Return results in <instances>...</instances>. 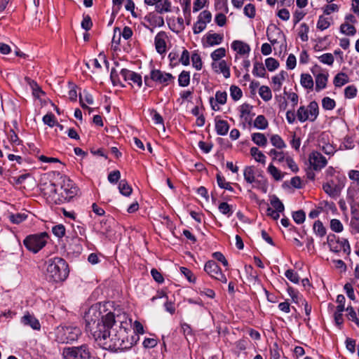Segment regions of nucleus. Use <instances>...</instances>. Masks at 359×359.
Masks as SVG:
<instances>
[{
    "mask_svg": "<svg viewBox=\"0 0 359 359\" xmlns=\"http://www.w3.org/2000/svg\"><path fill=\"white\" fill-rule=\"evenodd\" d=\"M322 106L325 110H332L335 107L336 102L333 99L325 97L322 100Z\"/></svg>",
    "mask_w": 359,
    "mask_h": 359,
    "instance_id": "54",
    "label": "nucleus"
},
{
    "mask_svg": "<svg viewBox=\"0 0 359 359\" xmlns=\"http://www.w3.org/2000/svg\"><path fill=\"white\" fill-rule=\"evenodd\" d=\"M292 218L297 224H300L305 221L306 214L302 210H297L292 213Z\"/></svg>",
    "mask_w": 359,
    "mask_h": 359,
    "instance_id": "55",
    "label": "nucleus"
},
{
    "mask_svg": "<svg viewBox=\"0 0 359 359\" xmlns=\"http://www.w3.org/2000/svg\"><path fill=\"white\" fill-rule=\"evenodd\" d=\"M212 67L216 72L222 73L226 79L230 76V69L225 60H221L218 63L213 62Z\"/></svg>",
    "mask_w": 359,
    "mask_h": 359,
    "instance_id": "19",
    "label": "nucleus"
},
{
    "mask_svg": "<svg viewBox=\"0 0 359 359\" xmlns=\"http://www.w3.org/2000/svg\"><path fill=\"white\" fill-rule=\"evenodd\" d=\"M358 90L355 86L351 85L347 86L344 90V95L346 98L351 99L356 96Z\"/></svg>",
    "mask_w": 359,
    "mask_h": 359,
    "instance_id": "60",
    "label": "nucleus"
},
{
    "mask_svg": "<svg viewBox=\"0 0 359 359\" xmlns=\"http://www.w3.org/2000/svg\"><path fill=\"white\" fill-rule=\"evenodd\" d=\"M231 48L240 55L248 54L250 51V47L248 44L238 40L232 42Z\"/></svg>",
    "mask_w": 359,
    "mask_h": 359,
    "instance_id": "16",
    "label": "nucleus"
},
{
    "mask_svg": "<svg viewBox=\"0 0 359 359\" xmlns=\"http://www.w3.org/2000/svg\"><path fill=\"white\" fill-rule=\"evenodd\" d=\"M259 96L265 101H269L272 98V93L271 89L266 86H262L259 90Z\"/></svg>",
    "mask_w": 359,
    "mask_h": 359,
    "instance_id": "34",
    "label": "nucleus"
},
{
    "mask_svg": "<svg viewBox=\"0 0 359 359\" xmlns=\"http://www.w3.org/2000/svg\"><path fill=\"white\" fill-rule=\"evenodd\" d=\"M69 275L68 265L65 259L54 257L46 262V278L51 282L65 280Z\"/></svg>",
    "mask_w": 359,
    "mask_h": 359,
    "instance_id": "2",
    "label": "nucleus"
},
{
    "mask_svg": "<svg viewBox=\"0 0 359 359\" xmlns=\"http://www.w3.org/2000/svg\"><path fill=\"white\" fill-rule=\"evenodd\" d=\"M215 6L217 10L226 13L229 11L227 0H215Z\"/></svg>",
    "mask_w": 359,
    "mask_h": 359,
    "instance_id": "62",
    "label": "nucleus"
},
{
    "mask_svg": "<svg viewBox=\"0 0 359 359\" xmlns=\"http://www.w3.org/2000/svg\"><path fill=\"white\" fill-rule=\"evenodd\" d=\"M223 39L222 34L208 33L205 35V41L203 43V46L208 47L219 45L223 41Z\"/></svg>",
    "mask_w": 359,
    "mask_h": 359,
    "instance_id": "14",
    "label": "nucleus"
},
{
    "mask_svg": "<svg viewBox=\"0 0 359 359\" xmlns=\"http://www.w3.org/2000/svg\"><path fill=\"white\" fill-rule=\"evenodd\" d=\"M108 304L109 302H99L91 306L93 315L101 318L93 333L95 341L104 349H128L134 344L133 337L128 336L132 320L124 312L109 311Z\"/></svg>",
    "mask_w": 359,
    "mask_h": 359,
    "instance_id": "1",
    "label": "nucleus"
},
{
    "mask_svg": "<svg viewBox=\"0 0 359 359\" xmlns=\"http://www.w3.org/2000/svg\"><path fill=\"white\" fill-rule=\"evenodd\" d=\"M309 28V26L306 23H302L300 25L298 35L300 37L301 40L304 42L307 41L309 39L308 32Z\"/></svg>",
    "mask_w": 359,
    "mask_h": 359,
    "instance_id": "50",
    "label": "nucleus"
},
{
    "mask_svg": "<svg viewBox=\"0 0 359 359\" xmlns=\"http://www.w3.org/2000/svg\"><path fill=\"white\" fill-rule=\"evenodd\" d=\"M230 95L233 100L238 101L242 97L243 93L239 87L233 85L230 87Z\"/></svg>",
    "mask_w": 359,
    "mask_h": 359,
    "instance_id": "47",
    "label": "nucleus"
},
{
    "mask_svg": "<svg viewBox=\"0 0 359 359\" xmlns=\"http://www.w3.org/2000/svg\"><path fill=\"white\" fill-rule=\"evenodd\" d=\"M175 77L170 73H167L160 69H152L149 76H144V83L150 86V81H153L163 86H167L170 83L173 82Z\"/></svg>",
    "mask_w": 359,
    "mask_h": 359,
    "instance_id": "6",
    "label": "nucleus"
},
{
    "mask_svg": "<svg viewBox=\"0 0 359 359\" xmlns=\"http://www.w3.org/2000/svg\"><path fill=\"white\" fill-rule=\"evenodd\" d=\"M297 116L300 122H305L307 120L310 121V116L309 114L308 109H306L304 106H301L298 109L297 111Z\"/></svg>",
    "mask_w": 359,
    "mask_h": 359,
    "instance_id": "40",
    "label": "nucleus"
},
{
    "mask_svg": "<svg viewBox=\"0 0 359 359\" xmlns=\"http://www.w3.org/2000/svg\"><path fill=\"white\" fill-rule=\"evenodd\" d=\"M302 86L306 89L311 90L313 88V80L309 74H302L300 78Z\"/></svg>",
    "mask_w": 359,
    "mask_h": 359,
    "instance_id": "22",
    "label": "nucleus"
},
{
    "mask_svg": "<svg viewBox=\"0 0 359 359\" xmlns=\"http://www.w3.org/2000/svg\"><path fill=\"white\" fill-rule=\"evenodd\" d=\"M269 173L274 178L276 181H280L283 177V174L273 164H270L268 167Z\"/></svg>",
    "mask_w": 359,
    "mask_h": 359,
    "instance_id": "38",
    "label": "nucleus"
},
{
    "mask_svg": "<svg viewBox=\"0 0 359 359\" xmlns=\"http://www.w3.org/2000/svg\"><path fill=\"white\" fill-rule=\"evenodd\" d=\"M55 176V184L60 187V197L62 202L69 201L78 193V188L72 180L67 176L62 175L59 172H54Z\"/></svg>",
    "mask_w": 359,
    "mask_h": 359,
    "instance_id": "3",
    "label": "nucleus"
},
{
    "mask_svg": "<svg viewBox=\"0 0 359 359\" xmlns=\"http://www.w3.org/2000/svg\"><path fill=\"white\" fill-rule=\"evenodd\" d=\"M269 155L272 156L273 161H278V162H283L285 158L283 151H278L275 149H271L269 152Z\"/></svg>",
    "mask_w": 359,
    "mask_h": 359,
    "instance_id": "52",
    "label": "nucleus"
},
{
    "mask_svg": "<svg viewBox=\"0 0 359 359\" xmlns=\"http://www.w3.org/2000/svg\"><path fill=\"white\" fill-rule=\"evenodd\" d=\"M171 4L168 0H157L156 4V11L158 13H167L170 11Z\"/></svg>",
    "mask_w": 359,
    "mask_h": 359,
    "instance_id": "21",
    "label": "nucleus"
},
{
    "mask_svg": "<svg viewBox=\"0 0 359 359\" xmlns=\"http://www.w3.org/2000/svg\"><path fill=\"white\" fill-rule=\"evenodd\" d=\"M252 140L255 144L259 147H265L267 144V139L264 134L255 133L252 134Z\"/></svg>",
    "mask_w": 359,
    "mask_h": 359,
    "instance_id": "26",
    "label": "nucleus"
},
{
    "mask_svg": "<svg viewBox=\"0 0 359 359\" xmlns=\"http://www.w3.org/2000/svg\"><path fill=\"white\" fill-rule=\"evenodd\" d=\"M121 74L117 72L115 69H112L110 74V78L114 86H120L123 87L124 85L120 78Z\"/></svg>",
    "mask_w": 359,
    "mask_h": 359,
    "instance_id": "51",
    "label": "nucleus"
},
{
    "mask_svg": "<svg viewBox=\"0 0 359 359\" xmlns=\"http://www.w3.org/2000/svg\"><path fill=\"white\" fill-rule=\"evenodd\" d=\"M349 82L348 75L344 72L338 73L334 78V85L336 87H341Z\"/></svg>",
    "mask_w": 359,
    "mask_h": 359,
    "instance_id": "24",
    "label": "nucleus"
},
{
    "mask_svg": "<svg viewBox=\"0 0 359 359\" xmlns=\"http://www.w3.org/2000/svg\"><path fill=\"white\" fill-rule=\"evenodd\" d=\"M344 184H337L331 180L323 184V191L331 198H337L341 194Z\"/></svg>",
    "mask_w": 359,
    "mask_h": 359,
    "instance_id": "10",
    "label": "nucleus"
},
{
    "mask_svg": "<svg viewBox=\"0 0 359 359\" xmlns=\"http://www.w3.org/2000/svg\"><path fill=\"white\" fill-rule=\"evenodd\" d=\"M254 127L259 130H265L269 126L267 119L263 115H259L254 121Z\"/></svg>",
    "mask_w": 359,
    "mask_h": 359,
    "instance_id": "28",
    "label": "nucleus"
},
{
    "mask_svg": "<svg viewBox=\"0 0 359 359\" xmlns=\"http://www.w3.org/2000/svg\"><path fill=\"white\" fill-rule=\"evenodd\" d=\"M43 121L45 124L50 127H53L57 124V121L55 116L52 114H47L43 117Z\"/></svg>",
    "mask_w": 359,
    "mask_h": 359,
    "instance_id": "61",
    "label": "nucleus"
},
{
    "mask_svg": "<svg viewBox=\"0 0 359 359\" xmlns=\"http://www.w3.org/2000/svg\"><path fill=\"white\" fill-rule=\"evenodd\" d=\"M21 323L24 325L29 326L33 330H39L41 328V325H40L39 321L33 315H31L29 313L25 314L21 318Z\"/></svg>",
    "mask_w": 359,
    "mask_h": 359,
    "instance_id": "13",
    "label": "nucleus"
},
{
    "mask_svg": "<svg viewBox=\"0 0 359 359\" xmlns=\"http://www.w3.org/2000/svg\"><path fill=\"white\" fill-rule=\"evenodd\" d=\"M265 65L269 71L273 72L278 67L279 63L276 59L269 57L265 60Z\"/></svg>",
    "mask_w": 359,
    "mask_h": 359,
    "instance_id": "58",
    "label": "nucleus"
},
{
    "mask_svg": "<svg viewBox=\"0 0 359 359\" xmlns=\"http://www.w3.org/2000/svg\"><path fill=\"white\" fill-rule=\"evenodd\" d=\"M227 94L226 92L217 91L215 93V100L217 103H213V97H210V102L212 109L218 111L219 107L217 104H224L226 102Z\"/></svg>",
    "mask_w": 359,
    "mask_h": 359,
    "instance_id": "15",
    "label": "nucleus"
},
{
    "mask_svg": "<svg viewBox=\"0 0 359 359\" xmlns=\"http://www.w3.org/2000/svg\"><path fill=\"white\" fill-rule=\"evenodd\" d=\"M318 59L319 60V61L321 63L329 65V66H332L334 61L333 55L330 53H324V54L318 56Z\"/></svg>",
    "mask_w": 359,
    "mask_h": 359,
    "instance_id": "43",
    "label": "nucleus"
},
{
    "mask_svg": "<svg viewBox=\"0 0 359 359\" xmlns=\"http://www.w3.org/2000/svg\"><path fill=\"white\" fill-rule=\"evenodd\" d=\"M287 72L281 71L279 74L272 77L273 90L275 92L280 91L281 89L282 83L285 79Z\"/></svg>",
    "mask_w": 359,
    "mask_h": 359,
    "instance_id": "20",
    "label": "nucleus"
},
{
    "mask_svg": "<svg viewBox=\"0 0 359 359\" xmlns=\"http://www.w3.org/2000/svg\"><path fill=\"white\" fill-rule=\"evenodd\" d=\"M50 180L49 183H43L41 186V190L44 196L55 203H62L60 194L57 192V184H55V176L54 172L49 175Z\"/></svg>",
    "mask_w": 359,
    "mask_h": 359,
    "instance_id": "7",
    "label": "nucleus"
},
{
    "mask_svg": "<svg viewBox=\"0 0 359 359\" xmlns=\"http://www.w3.org/2000/svg\"><path fill=\"white\" fill-rule=\"evenodd\" d=\"M330 229L336 233H340L343 231L344 226L340 220L332 219L330 221Z\"/></svg>",
    "mask_w": 359,
    "mask_h": 359,
    "instance_id": "57",
    "label": "nucleus"
},
{
    "mask_svg": "<svg viewBox=\"0 0 359 359\" xmlns=\"http://www.w3.org/2000/svg\"><path fill=\"white\" fill-rule=\"evenodd\" d=\"M218 209L222 214L227 217H230L233 214L232 205H230L226 202L220 203Z\"/></svg>",
    "mask_w": 359,
    "mask_h": 359,
    "instance_id": "45",
    "label": "nucleus"
},
{
    "mask_svg": "<svg viewBox=\"0 0 359 359\" xmlns=\"http://www.w3.org/2000/svg\"><path fill=\"white\" fill-rule=\"evenodd\" d=\"M110 222L109 221L100 222V228H98V230L101 233L106 236V237L111 238L112 237V231L110 226Z\"/></svg>",
    "mask_w": 359,
    "mask_h": 359,
    "instance_id": "30",
    "label": "nucleus"
},
{
    "mask_svg": "<svg viewBox=\"0 0 359 359\" xmlns=\"http://www.w3.org/2000/svg\"><path fill=\"white\" fill-rule=\"evenodd\" d=\"M308 111L310 116V121H314L319 114L318 104L316 101H312L308 105Z\"/></svg>",
    "mask_w": 359,
    "mask_h": 359,
    "instance_id": "25",
    "label": "nucleus"
},
{
    "mask_svg": "<svg viewBox=\"0 0 359 359\" xmlns=\"http://www.w3.org/2000/svg\"><path fill=\"white\" fill-rule=\"evenodd\" d=\"M179 86L182 87H186L189 86L190 83V74L189 72L182 71L178 77Z\"/></svg>",
    "mask_w": 359,
    "mask_h": 359,
    "instance_id": "35",
    "label": "nucleus"
},
{
    "mask_svg": "<svg viewBox=\"0 0 359 359\" xmlns=\"http://www.w3.org/2000/svg\"><path fill=\"white\" fill-rule=\"evenodd\" d=\"M313 229L314 233L320 237H323L326 234V229L320 220H316L314 222Z\"/></svg>",
    "mask_w": 359,
    "mask_h": 359,
    "instance_id": "37",
    "label": "nucleus"
},
{
    "mask_svg": "<svg viewBox=\"0 0 359 359\" xmlns=\"http://www.w3.org/2000/svg\"><path fill=\"white\" fill-rule=\"evenodd\" d=\"M215 129L218 135H225L229 131V126L227 121L224 120H219L216 121Z\"/></svg>",
    "mask_w": 359,
    "mask_h": 359,
    "instance_id": "23",
    "label": "nucleus"
},
{
    "mask_svg": "<svg viewBox=\"0 0 359 359\" xmlns=\"http://www.w3.org/2000/svg\"><path fill=\"white\" fill-rule=\"evenodd\" d=\"M80 334L79 328L72 326H59L55 331L56 340L63 344L76 340Z\"/></svg>",
    "mask_w": 359,
    "mask_h": 359,
    "instance_id": "4",
    "label": "nucleus"
},
{
    "mask_svg": "<svg viewBox=\"0 0 359 359\" xmlns=\"http://www.w3.org/2000/svg\"><path fill=\"white\" fill-rule=\"evenodd\" d=\"M52 231L55 236L58 238H62V236H65V227L62 224H57L53 226Z\"/></svg>",
    "mask_w": 359,
    "mask_h": 359,
    "instance_id": "63",
    "label": "nucleus"
},
{
    "mask_svg": "<svg viewBox=\"0 0 359 359\" xmlns=\"http://www.w3.org/2000/svg\"><path fill=\"white\" fill-rule=\"evenodd\" d=\"M102 64L104 65L108 69L109 62L107 60L106 56L104 53H100L97 57L93 60V65L95 68L100 69L102 67Z\"/></svg>",
    "mask_w": 359,
    "mask_h": 359,
    "instance_id": "36",
    "label": "nucleus"
},
{
    "mask_svg": "<svg viewBox=\"0 0 359 359\" xmlns=\"http://www.w3.org/2000/svg\"><path fill=\"white\" fill-rule=\"evenodd\" d=\"M79 353L77 348H67L63 350L62 355L65 359H78Z\"/></svg>",
    "mask_w": 359,
    "mask_h": 359,
    "instance_id": "32",
    "label": "nucleus"
},
{
    "mask_svg": "<svg viewBox=\"0 0 359 359\" xmlns=\"http://www.w3.org/2000/svg\"><path fill=\"white\" fill-rule=\"evenodd\" d=\"M217 182L218 186L222 189H225L230 191H233V187L231 186L229 182H226V180L224 177L221 176L219 174L217 175Z\"/></svg>",
    "mask_w": 359,
    "mask_h": 359,
    "instance_id": "46",
    "label": "nucleus"
},
{
    "mask_svg": "<svg viewBox=\"0 0 359 359\" xmlns=\"http://www.w3.org/2000/svg\"><path fill=\"white\" fill-rule=\"evenodd\" d=\"M328 80V74L318 73L315 75L316 90L317 92L326 88Z\"/></svg>",
    "mask_w": 359,
    "mask_h": 359,
    "instance_id": "18",
    "label": "nucleus"
},
{
    "mask_svg": "<svg viewBox=\"0 0 359 359\" xmlns=\"http://www.w3.org/2000/svg\"><path fill=\"white\" fill-rule=\"evenodd\" d=\"M270 203L273 210H276L281 212L284 211L285 208L283 203L276 195L270 196Z\"/></svg>",
    "mask_w": 359,
    "mask_h": 359,
    "instance_id": "31",
    "label": "nucleus"
},
{
    "mask_svg": "<svg viewBox=\"0 0 359 359\" xmlns=\"http://www.w3.org/2000/svg\"><path fill=\"white\" fill-rule=\"evenodd\" d=\"M270 140L272 145L277 149H282L286 147L285 142L278 135H273Z\"/></svg>",
    "mask_w": 359,
    "mask_h": 359,
    "instance_id": "41",
    "label": "nucleus"
},
{
    "mask_svg": "<svg viewBox=\"0 0 359 359\" xmlns=\"http://www.w3.org/2000/svg\"><path fill=\"white\" fill-rule=\"evenodd\" d=\"M243 176L245 180L249 184H252L253 182H255V174L254 167H245L243 171Z\"/></svg>",
    "mask_w": 359,
    "mask_h": 359,
    "instance_id": "27",
    "label": "nucleus"
},
{
    "mask_svg": "<svg viewBox=\"0 0 359 359\" xmlns=\"http://www.w3.org/2000/svg\"><path fill=\"white\" fill-rule=\"evenodd\" d=\"M83 18L81 21V26L83 29L86 30V32L83 34V40L85 41H88L89 39L88 31L90 29V16L85 14H83Z\"/></svg>",
    "mask_w": 359,
    "mask_h": 359,
    "instance_id": "33",
    "label": "nucleus"
},
{
    "mask_svg": "<svg viewBox=\"0 0 359 359\" xmlns=\"http://www.w3.org/2000/svg\"><path fill=\"white\" fill-rule=\"evenodd\" d=\"M80 104L83 109H86L90 114V108L88 104H90V98L88 97V93L83 92V94L80 93L79 96Z\"/></svg>",
    "mask_w": 359,
    "mask_h": 359,
    "instance_id": "48",
    "label": "nucleus"
},
{
    "mask_svg": "<svg viewBox=\"0 0 359 359\" xmlns=\"http://www.w3.org/2000/svg\"><path fill=\"white\" fill-rule=\"evenodd\" d=\"M27 215L25 213L10 214L8 218L13 224H20L26 219Z\"/></svg>",
    "mask_w": 359,
    "mask_h": 359,
    "instance_id": "49",
    "label": "nucleus"
},
{
    "mask_svg": "<svg viewBox=\"0 0 359 359\" xmlns=\"http://www.w3.org/2000/svg\"><path fill=\"white\" fill-rule=\"evenodd\" d=\"M204 271L212 278L222 283H226L227 278L222 273V269L217 264L213 261L210 260L207 262L204 266Z\"/></svg>",
    "mask_w": 359,
    "mask_h": 359,
    "instance_id": "8",
    "label": "nucleus"
},
{
    "mask_svg": "<svg viewBox=\"0 0 359 359\" xmlns=\"http://www.w3.org/2000/svg\"><path fill=\"white\" fill-rule=\"evenodd\" d=\"M309 162L315 170H321L327 165V159L320 152H313L309 156Z\"/></svg>",
    "mask_w": 359,
    "mask_h": 359,
    "instance_id": "11",
    "label": "nucleus"
},
{
    "mask_svg": "<svg viewBox=\"0 0 359 359\" xmlns=\"http://www.w3.org/2000/svg\"><path fill=\"white\" fill-rule=\"evenodd\" d=\"M252 73L255 76L264 77L266 74V70L263 64L258 62H255Z\"/></svg>",
    "mask_w": 359,
    "mask_h": 359,
    "instance_id": "42",
    "label": "nucleus"
},
{
    "mask_svg": "<svg viewBox=\"0 0 359 359\" xmlns=\"http://www.w3.org/2000/svg\"><path fill=\"white\" fill-rule=\"evenodd\" d=\"M77 349L78 351H79L78 359H90V352L88 345H82L80 347H77Z\"/></svg>",
    "mask_w": 359,
    "mask_h": 359,
    "instance_id": "53",
    "label": "nucleus"
},
{
    "mask_svg": "<svg viewBox=\"0 0 359 359\" xmlns=\"http://www.w3.org/2000/svg\"><path fill=\"white\" fill-rule=\"evenodd\" d=\"M168 38L166 33L163 31L159 32L155 36L154 43L156 51L159 54H163L166 51L165 39Z\"/></svg>",
    "mask_w": 359,
    "mask_h": 359,
    "instance_id": "12",
    "label": "nucleus"
},
{
    "mask_svg": "<svg viewBox=\"0 0 359 359\" xmlns=\"http://www.w3.org/2000/svg\"><path fill=\"white\" fill-rule=\"evenodd\" d=\"M330 25V22L327 18L320 15L317 22V28L321 31L327 29Z\"/></svg>",
    "mask_w": 359,
    "mask_h": 359,
    "instance_id": "59",
    "label": "nucleus"
},
{
    "mask_svg": "<svg viewBox=\"0 0 359 359\" xmlns=\"http://www.w3.org/2000/svg\"><path fill=\"white\" fill-rule=\"evenodd\" d=\"M144 20L147 21L150 26L153 27H163L164 25V19L161 16H157L155 14L150 13L144 17Z\"/></svg>",
    "mask_w": 359,
    "mask_h": 359,
    "instance_id": "17",
    "label": "nucleus"
},
{
    "mask_svg": "<svg viewBox=\"0 0 359 359\" xmlns=\"http://www.w3.org/2000/svg\"><path fill=\"white\" fill-rule=\"evenodd\" d=\"M250 154L256 161L265 164L266 156L257 147H252L250 149Z\"/></svg>",
    "mask_w": 359,
    "mask_h": 359,
    "instance_id": "29",
    "label": "nucleus"
},
{
    "mask_svg": "<svg viewBox=\"0 0 359 359\" xmlns=\"http://www.w3.org/2000/svg\"><path fill=\"white\" fill-rule=\"evenodd\" d=\"M340 31L341 33L348 36H353L356 33L355 27L347 22L341 25Z\"/></svg>",
    "mask_w": 359,
    "mask_h": 359,
    "instance_id": "39",
    "label": "nucleus"
},
{
    "mask_svg": "<svg viewBox=\"0 0 359 359\" xmlns=\"http://www.w3.org/2000/svg\"><path fill=\"white\" fill-rule=\"evenodd\" d=\"M226 55V50L224 48H219L214 50L211 53V58L215 62L221 60L222 57H224Z\"/></svg>",
    "mask_w": 359,
    "mask_h": 359,
    "instance_id": "56",
    "label": "nucleus"
},
{
    "mask_svg": "<svg viewBox=\"0 0 359 359\" xmlns=\"http://www.w3.org/2000/svg\"><path fill=\"white\" fill-rule=\"evenodd\" d=\"M48 238L46 232L29 235L25 238L23 243L28 250L36 253L46 245Z\"/></svg>",
    "mask_w": 359,
    "mask_h": 359,
    "instance_id": "5",
    "label": "nucleus"
},
{
    "mask_svg": "<svg viewBox=\"0 0 359 359\" xmlns=\"http://www.w3.org/2000/svg\"><path fill=\"white\" fill-rule=\"evenodd\" d=\"M244 14L250 18H254L255 16V7L252 4L245 5L243 9Z\"/></svg>",
    "mask_w": 359,
    "mask_h": 359,
    "instance_id": "64",
    "label": "nucleus"
},
{
    "mask_svg": "<svg viewBox=\"0 0 359 359\" xmlns=\"http://www.w3.org/2000/svg\"><path fill=\"white\" fill-rule=\"evenodd\" d=\"M118 189L121 194L126 196H130L132 192V188L125 180H121L119 182Z\"/></svg>",
    "mask_w": 359,
    "mask_h": 359,
    "instance_id": "44",
    "label": "nucleus"
},
{
    "mask_svg": "<svg viewBox=\"0 0 359 359\" xmlns=\"http://www.w3.org/2000/svg\"><path fill=\"white\" fill-rule=\"evenodd\" d=\"M121 76L125 81H129V84L133 86L137 85L140 88L142 84V79L140 74L127 69H122L120 72Z\"/></svg>",
    "mask_w": 359,
    "mask_h": 359,
    "instance_id": "9",
    "label": "nucleus"
}]
</instances>
